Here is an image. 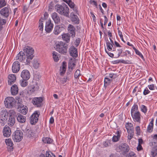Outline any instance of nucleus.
I'll return each mask as SVG.
<instances>
[{"label":"nucleus","instance_id":"56","mask_svg":"<svg viewBox=\"0 0 157 157\" xmlns=\"http://www.w3.org/2000/svg\"><path fill=\"white\" fill-rule=\"evenodd\" d=\"M109 77L111 78H113V79L117 77V75L116 74H109L108 76Z\"/></svg>","mask_w":157,"mask_h":157},{"label":"nucleus","instance_id":"54","mask_svg":"<svg viewBox=\"0 0 157 157\" xmlns=\"http://www.w3.org/2000/svg\"><path fill=\"white\" fill-rule=\"evenodd\" d=\"M150 92V91L148 90L147 87H146L144 90L143 92V94L144 95H145Z\"/></svg>","mask_w":157,"mask_h":157},{"label":"nucleus","instance_id":"8","mask_svg":"<svg viewBox=\"0 0 157 157\" xmlns=\"http://www.w3.org/2000/svg\"><path fill=\"white\" fill-rule=\"evenodd\" d=\"M120 151L123 154H125L127 153L129 150V146L126 143H123L121 144L118 147Z\"/></svg>","mask_w":157,"mask_h":157},{"label":"nucleus","instance_id":"40","mask_svg":"<svg viewBox=\"0 0 157 157\" xmlns=\"http://www.w3.org/2000/svg\"><path fill=\"white\" fill-rule=\"evenodd\" d=\"M33 67L37 69L38 68L39 65V63L38 62L36 59H34L33 60Z\"/></svg>","mask_w":157,"mask_h":157},{"label":"nucleus","instance_id":"4","mask_svg":"<svg viewBox=\"0 0 157 157\" xmlns=\"http://www.w3.org/2000/svg\"><path fill=\"white\" fill-rule=\"evenodd\" d=\"M16 100L12 97H8L5 99L4 104L6 108H12L16 105Z\"/></svg>","mask_w":157,"mask_h":157},{"label":"nucleus","instance_id":"2","mask_svg":"<svg viewBox=\"0 0 157 157\" xmlns=\"http://www.w3.org/2000/svg\"><path fill=\"white\" fill-rule=\"evenodd\" d=\"M55 48L56 50L59 53L65 55L67 52L68 46L67 44L60 41L56 44Z\"/></svg>","mask_w":157,"mask_h":157},{"label":"nucleus","instance_id":"26","mask_svg":"<svg viewBox=\"0 0 157 157\" xmlns=\"http://www.w3.org/2000/svg\"><path fill=\"white\" fill-rule=\"evenodd\" d=\"M121 132L119 131H117L116 134V135L114 136L112 138V141L113 142H116L118 141L120 139L121 137Z\"/></svg>","mask_w":157,"mask_h":157},{"label":"nucleus","instance_id":"48","mask_svg":"<svg viewBox=\"0 0 157 157\" xmlns=\"http://www.w3.org/2000/svg\"><path fill=\"white\" fill-rule=\"evenodd\" d=\"M6 5V3L5 0H0V8Z\"/></svg>","mask_w":157,"mask_h":157},{"label":"nucleus","instance_id":"34","mask_svg":"<svg viewBox=\"0 0 157 157\" xmlns=\"http://www.w3.org/2000/svg\"><path fill=\"white\" fill-rule=\"evenodd\" d=\"M152 156L154 157L157 155V146L153 147L151 151Z\"/></svg>","mask_w":157,"mask_h":157},{"label":"nucleus","instance_id":"58","mask_svg":"<svg viewBox=\"0 0 157 157\" xmlns=\"http://www.w3.org/2000/svg\"><path fill=\"white\" fill-rule=\"evenodd\" d=\"M129 157H136L135 154L132 152H131L129 153Z\"/></svg>","mask_w":157,"mask_h":157},{"label":"nucleus","instance_id":"31","mask_svg":"<svg viewBox=\"0 0 157 157\" xmlns=\"http://www.w3.org/2000/svg\"><path fill=\"white\" fill-rule=\"evenodd\" d=\"M19 106L21 107L20 111L21 113L23 114H25L28 111L27 108H26V106L24 107L22 104H20Z\"/></svg>","mask_w":157,"mask_h":157},{"label":"nucleus","instance_id":"11","mask_svg":"<svg viewBox=\"0 0 157 157\" xmlns=\"http://www.w3.org/2000/svg\"><path fill=\"white\" fill-rule=\"evenodd\" d=\"M20 69V64L18 61H15L13 63L12 70L13 73L18 72Z\"/></svg>","mask_w":157,"mask_h":157},{"label":"nucleus","instance_id":"46","mask_svg":"<svg viewBox=\"0 0 157 157\" xmlns=\"http://www.w3.org/2000/svg\"><path fill=\"white\" fill-rule=\"evenodd\" d=\"M141 111L144 113H146L147 111V107L144 105H142L140 106Z\"/></svg>","mask_w":157,"mask_h":157},{"label":"nucleus","instance_id":"43","mask_svg":"<svg viewBox=\"0 0 157 157\" xmlns=\"http://www.w3.org/2000/svg\"><path fill=\"white\" fill-rule=\"evenodd\" d=\"M10 115L9 116L16 117H17V115L16 114V113L14 110H10L9 111Z\"/></svg>","mask_w":157,"mask_h":157},{"label":"nucleus","instance_id":"50","mask_svg":"<svg viewBox=\"0 0 157 157\" xmlns=\"http://www.w3.org/2000/svg\"><path fill=\"white\" fill-rule=\"evenodd\" d=\"M7 120V119H5L3 118H1L0 123L2 126H3L5 125L6 122Z\"/></svg>","mask_w":157,"mask_h":157},{"label":"nucleus","instance_id":"49","mask_svg":"<svg viewBox=\"0 0 157 157\" xmlns=\"http://www.w3.org/2000/svg\"><path fill=\"white\" fill-rule=\"evenodd\" d=\"M117 52L118 54L116 56L114 57L115 58H117L119 57V56L121 55V54L122 53V50L121 48H119L117 49Z\"/></svg>","mask_w":157,"mask_h":157},{"label":"nucleus","instance_id":"10","mask_svg":"<svg viewBox=\"0 0 157 157\" xmlns=\"http://www.w3.org/2000/svg\"><path fill=\"white\" fill-rule=\"evenodd\" d=\"M43 101L41 97L35 98H33L32 102L36 107H40L41 106V103Z\"/></svg>","mask_w":157,"mask_h":157},{"label":"nucleus","instance_id":"21","mask_svg":"<svg viewBox=\"0 0 157 157\" xmlns=\"http://www.w3.org/2000/svg\"><path fill=\"white\" fill-rule=\"evenodd\" d=\"M8 84L11 85L15 81L16 78L15 75L11 74L8 76Z\"/></svg>","mask_w":157,"mask_h":157},{"label":"nucleus","instance_id":"13","mask_svg":"<svg viewBox=\"0 0 157 157\" xmlns=\"http://www.w3.org/2000/svg\"><path fill=\"white\" fill-rule=\"evenodd\" d=\"M21 77L23 80H28L30 77V73L28 70H23L21 73Z\"/></svg>","mask_w":157,"mask_h":157},{"label":"nucleus","instance_id":"42","mask_svg":"<svg viewBox=\"0 0 157 157\" xmlns=\"http://www.w3.org/2000/svg\"><path fill=\"white\" fill-rule=\"evenodd\" d=\"M46 157H56L55 155L50 151H46Z\"/></svg>","mask_w":157,"mask_h":157},{"label":"nucleus","instance_id":"25","mask_svg":"<svg viewBox=\"0 0 157 157\" xmlns=\"http://www.w3.org/2000/svg\"><path fill=\"white\" fill-rule=\"evenodd\" d=\"M15 117H16L12 116L9 117L8 123L10 126H12L14 125L15 122Z\"/></svg>","mask_w":157,"mask_h":157},{"label":"nucleus","instance_id":"51","mask_svg":"<svg viewBox=\"0 0 157 157\" xmlns=\"http://www.w3.org/2000/svg\"><path fill=\"white\" fill-rule=\"evenodd\" d=\"M127 132L128 133V135L133 136L134 135V132L133 129L131 130H128L127 131Z\"/></svg>","mask_w":157,"mask_h":157},{"label":"nucleus","instance_id":"17","mask_svg":"<svg viewBox=\"0 0 157 157\" xmlns=\"http://www.w3.org/2000/svg\"><path fill=\"white\" fill-rule=\"evenodd\" d=\"M70 55L73 57H77L78 53L77 49L74 46L71 47L69 49Z\"/></svg>","mask_w":157,"mask_h":157},{"label":"nucleus","instance_id":"19","mask_svg":"<svg viewBox=\"0 0 157 157\" xmlns=\"http://www.w3.org/2000/svg\"><path fill=\"white\" fill-rule=\"evenodd\" d=\"M64 29V28L62 25L56 26L55 27L53 33L55 34L58 35Z\"/></svg>","mask_w":157,"mask_h":157},{"label":"nucleus","instance_id":"32","mask_svg":"<svg viewBox=\"0 0 157 157\" xmlns=\"http://www.w3.org/2000/svg\"><path fill=\"white\" fill-rule=\"evenodd\" d=\"M63 40L68 43L70 41V35L68 34H65L62 35Z\"/></svg>","mask_w":157,"mask_h":157},{"label":"nucleus","instance_id":"37","mask_svg":"<svg viewBox=\"0 0 157 157\" xmlns=\"http://www.w3.org/2000/svg\"><path fill=\"white\" fill-rule=\"evenodd\" d=\"M112 81L111 79H110L109 78H105L104 80V86H107Z\"/></svg>","mask_w":157,"mask_h":157},{"label":"nucleus","instance_id":"5","mask_svg":"<svg viewBox=\"0 0 157 157\" xmlns=\"http://www.w3.org/2000/svg\"><path fill=\"white\" fill-rule=\"evenodd\" d=\"M23 135V134L21 131L17 130L13 133L12 138L14 142H19L22 139Z\"/></svg>","mask_w":157,"mask_h":157},{"label":"nucleus","instance_id":"47","mask_svg":"<svg viewBox=\"0 0 157 157\" xmlns=\"http://www.w3.org/2000/svg\"><path fill=\"white\" fill-rule=\"evenodd\" d=\"M132 124L131 123H127L125 125L126 128L128 131V130H131L133 129L132 127Z\"/></svg>","mask_w":157,"mask_h":157},{"label":"nucleus","instance_id":"63","mask_svg":"<svg viewBox=\"0 0 157 157\" xmlns=\"http://www.w3.org/2000/svg\"><path fill=\"white\" fill-rule=\"evenodd\" d=\"M74 67L72 66V65H68V68L69 69V70H71V71H72L73 68Z\"/></svg>","mask_w":157,"mask_h":157},{"label":"nucleus","instance_id":"36","mask_svg":"<svg viewBox=\"0 0 157 157\" xmlns=\"http://www.w3.org/2000/svg\"><path fill=\"white\" fill-rule=\"evenodd\" d=\"M134 111L136 112L138 111V105L136 104H134L132 106L131 110V113H133Z\"/></svg>","mask_w":157,"mask_h":157},{"label":"nucleus","instance_id":"35","mask_svg":"<svg viewBox=\"0 0 157 157\" xmlns=\"http://www.w3.org/2000/svg\"><path fill=\"white\" fill-rule=\"evenodd\" d=\"M113 63L114 64H118L119 63H122L124 64H127L128 63L127 62V61H125L123 59H120L114 60L113 61Z\"/></svg>","mask_w":157,"mask_h":157},{"label":"nucleus","instance_id":"55","mask_svg":"<svg viewBox=\"0 0 157 157\" xmlns=\"http://www.w3.org/2000/svg\"><path fill=\"white\" fill-rule=\"evenodd\" d=\"M136 133L138 135H140V129L139 126H137L136 128Z\"/></svg>","mask_w":157,"mask_h":157},{"label":"nucleus","instance_id":"45","mask_svg":"<svg viewBox=\"0 0 157 157\" xmlns=\"http://www.w3.org/2000/svg\"><path fill=\"white\" fill-rule=\"evenodd\" d=\"M21 86L23 87H25L27 86V85L28 84V82L27 81V80H21Z\"/></svg>","mask_w":157,"mask_h":157},{"label":"nucleus","instance_id":"12","mask_svg":"<svg viewBox=\"0 0 157 157\" xmlns=\"http://www.w3.org/2000/svg\"><path fill=\"white\" fill-rule=\"evenodd\" d=\"M53 24L51 22V20H48L46 22L45 26V30L48 33H50L52 30Z\"/></svg>","mask_w":157,"mask_h":157},{"label":"nucleus","instance_id":"38","mask_svg":"<svg viewBox=\"0 0 157 157\" xmlns=\"http://www.w3.org/2000/svg\"><path fill=\"white\" fill-rule=\"evenodd\" d=\"M58 53L55 51H54L52 53L53 57L55 61H57L59 60L58 56Z\"/></svg>","mask_w":157,"mask_h":157},{"label":"nucleus","instance_id":"27","mask_svg":"<svg viewBox=\"0 0 157 157\" xmlns=\"http://www.w3.org/2000/svg\"><path fill=\"white\" fill-rule=\"evenodd\" d=\"M66 63L65 62H63L62 67H60V75H63L65 73L66 70Z\"/></svg>","mask_w":157,"mask_h":157},{"label":"nucleus","instance_id":"3","mask_svg":"<svg viewBox=\"0 0 157 157\" xmlns=\"http://www.w3.org/2000/svg\"><path fill=\"white\" fill-rule=\"evenodd\" d=\"M56 7L58 13L67 17H69V9L67 5L62 6L59 5H57Z\"/></svg>","mask_w":157,"mask_h":157},{"label":"nucleus","instance_id":"18","mask_svg":"<svg viewBox=\"0 0 157 157\" xmlns=\"http://www.w3.org/2000/svg\"><path fill=\"white\" fill-rule=\"evenodd\" d=\"M67 29L69 33H70L72 37H74L75 35V27L73 25L69 24L68 26Z\"/></svg>","mask_w":157,"mask_h":157},{"label":"nucleus","instance_id":"20","mask_svg":"<svg viewBox=\"0 0 157 157\" xmlns=\"http://www.w3.org/2000/svg\"><path fill=\"white\" fill-rule=\"evenodd\" d=\"M17 121L20 123H25L26 120L25 116L20 114H17Z\"/></svg>","mask_w":157,"mask_h":157},{"label":"nucleus","instance_id":"44","mask_svg":"<svg viewBox=\"0 0 157 157\" xmlns=\"http://www.w3.org/2000/svg\"><path fill=\"white\" fill-rule=\"evenodd\" d=\"M135 51L136 53L141 58H143L144 57L141 53L137 49H136L134 47H133V48Z\"/></svg>","mask_w":157,"mask_h":157},{"label":"nucleus","instance_id":"33","mask_svg":"<svg viewBox=\"0 0 157 157\" xmlns=\"http://www.w3.org/2000/svg\"><path fill=\"white\" fill-rule=\"evenodd\" d=\"M42 140L44 143L47 144H51L52 142V139L49 137H43Z\"/></svg>","mask_w":157,"mask_h":157},{"label":"nucleus","instance_id":"61","mask_svg":"<svg viewBox=\"0 0 157 157\" xmlns=\"http://www.w3.org/2000/svg\"><path fill=\"white\" fill-rule=\"evenodd\" d=\"M137 149L138 151H140L142 149V147L141 145V144H138V146L137 147Z\"/></svg>","mask_w":157,"mask_h":157},{"label":"nucleus","instance_id":"57","mask_svg":"<svg viewBox=\"0 0 157 157\" xmlns=\"http://www.w3.org/2000/svg\"><path fill=\"white\" fill-rule=\"evenodd\" d=\"M105 50L106 53L109 55V56L111 58H113L114 57V54L110 52L107 51L106 48L105 49Z\"/></svg>","mask_w":157,"mask_h":157},{"label":"nucleus","instance_id":"39","mask_svg":"<svg viewBox=\"0 0 157 157\" xmlns=\"http://www.w3.org/2000/svg\"><path fill=\"white\" fill-rule=\"evenodd\" d=\"M111 141L110 140H107L106 141L103 142L104 146L106 147L110 146L111 144Z\"/></svg>","mask_w":157,"mask_h":157},{"label":"nucleus","instance_id":"7","mask_svg":"<svg viewBox=\"0 0 157 157\" xmlns=\"http://www.w3.org/2000/svg\"><path fill=\"white\" fill-rule=\"evenodd\" d=\"M10 11V8L7 7H5L2 9L0 11V17H3V19H6L9 15Z\"/></svg>","mask_w":157,"mask_h":157},{"label":"nucleus","instance_id":"24","mask_svg":"<svg viewBox=\"0 0 157 157\" xmlns=\"http://www.w3.org/2000/svg\"><path fill=\"white\" fill-rule=\"evenodd\" d=\"M52 18L56 23H58L60 22V19L57 13H53L52 15Z\"/></svg>","mask_w":157,"mask_h":157},{"label":"nucleus","instance_id":"41","mask_svg":"<svg viewBox=\"0 0 157 157\" xmlns=\"http://www.w3.org/2000/svg\"><path fill=\"white\" fill-rule=\"evenodd\" d=\"M81 75L80 71L79 69H77L75 73L74 77L75 78H78L79 76Z\"/></svg>","mask_w":157,"mask_h":157},{"label":"nucleus","instance_id":"1","mask_svg":"<svg viewBox=\"0 0 157 157\" xmlns=\"http://www.w3.org/2000/svg\"><path fill=\"white\" fill-rule=\"evenodd\" d=\"M24 53L26 54V59L25 60V64L29 65L30 63V60H32L34 56L33 55L34 50L32 48L29 46L25 47L24 50Z\"/></svg>","mask_w":157,"mask_h":157},{"label":"nucleus","instance_id":"15","mask_svg":"<svg viewBox=\"0 0 157 157\" xmlns=\"http://www.w3.org/2000/svg\"><path fill=\"white\" fill-rule=\"evenodd\" d=\"M24 136L27 137H31L34 135V133L32 130L26 128L23 130Z\"/></svg>","mask_w":157,"mask_h":157},{"label":"nucleus","instance_id":"30","mask_svg":"<svg viewBox=\"0 0 157 157\" xmlns=\"http://www.w3.org/2000/svg\"><path fill=\"white\" fill-rule=\"evenodd\" d=\"M153 122L154 119H152L147 128V131L149 132H151L152 131L153 127Z\"/></svg>","mask_w":157,"mask_h":157},{"label":"nucleus","instance_id":"14","mask_svg":"<svg viewBox=\"0 0 157 157\" xmlns=\"http://www.w3.org/2000/svg\"><path fill=\"white\" fill-rule=\"evenodd\" d=\"M5 142L7 145L8 150L10 151H12L13 148V144L11 139L9 138L6 139Z\"/></svg>","mask_w":157,"mask_h":157},{"label":"nucleus","instance_id":"62","mask_svg":"<svg viewBox=\"0 0 157 157\" xmlns=\"http://www.w3.org/2000/svg\"><path fill=\"white\" fill-rule=\"evenodd\" d=\"M54 122V119L53 117H52L49 120V123L50 124H53Z\"/></svg>","mask_w":157,"mask_h":157},{"label":"nucleus","instance_id":"23","mask_svg":"<svg viewBox=\"0 0 157 157\" xmlns=\"http://www.w3.org/2000/svg\"><path fill=\"white\" fill-rule=\"evenodd\" d=\"M18 88L17 85L14 84L11 88V92L12 95H15L18 93Z\"/></svg>","mask_w":157,"mask_h":157},{"label":"nucleus","instance_id":"28","mask_svg":"<svg viewBox=\"0 0 157 157\" xmlns=\"http://www.w3.org/2000/svg\"><path fill=\"white\" fill-rule=\"evenodd\" d=\"M71 16H72V21L76 24H78L79 23V20L78 16L74 14L73 13H71Z\"/></svg>","mask_w":157,"mask_h":157},{"label":"nucleus","instance_id":"64","mask_svg":"<svg viewBox=\"0 0 157 157\" xmlns=\"http://www.w3.org/2000/svg\"><path fill=\"white\" fill-rule=\"evenodd\" d=\"M114 44H115V45H116V46L117 47H120V48L121 47V45L116 41H114Z\"/></svg>","mask_w":157,"mask_h":157},{"label":"nucleus","instance_id":"59","mask_svg":"<svg viewBox=\"0 0 157 157\" xmlns=\"http://www.w3.org/2000/svg\"><path fill=\"white\" fill-rule=\"evenodd\" d=\"M148 87L150 90H153L154 89V84H152L151 85H148Z\"/></svg>","mask_w":157,"mask_h":157},{"label":"nucleus","instance_id":"60","mask_svg":"<svg viewBox=\"0 0 157 157\" xmlns=\"http://www.w3.org/2000/svg\"><path fill=\"white\" fill-rule=\"evenodd\" d=\"M107 49L110 51H111L112 50V48H113V45L112 44L110 45H109L107 46Z\"/></svg>","mask_w":157,"mask_h":157},{"label":"nucleus","instance_id":"9","mask_svg":"<svg viewBox=\"0 0 157 157\" xmlns=\"http://www.w3.org/2000/svg\"><path fill=\"white\" fill-rule=\"evenodd\" d=\"M26 55L23 52H20L17 55L16 57V60L20 62H24L25 64V61L26 58Z\"/></svg>","mask_w":157,"mask_h":157},{"label":"nucleus","instance_id":"29","mask_svg":"<svg viewBox=\"0 0 157 157\" xmlns=\"http://www.w3.org/2000/svg\"><path fill=\"white\" fill-rule=\"evenodd\" d=\"M8 113L6 109L2 110L0 113V117L1 118L7 119Z\"/></svg>","mask_w":157,"mask_h":157},{"label":"nucleus","instance_id":"16","mask_svg":"<svg viewBox=\"0 0 157 157\" xmlns=\"http://www.w3.org/2000/svg\"><path fill=\"white\" fill-rule=\"evenodd\" d=\"M3 132L5 137H9L11 134V130L10 127L6 125L4 128Z\"/></svg>","mask_w":157,"mask_h":157},{"label":"nucleus","instance_id":"6","mask_svg":"<svg viewBox=\"0 0 157 157\" xmlns=\"http://www.w3.org/2000/svg\"><path fill=\"white\" fill-rule=\"evenodd\" d=\"M40 115V111H36L31 116L30 118V122L31 124H35L37 122Z\"/></svg>","mask_w":157,"mask_h":157},{"label":"nucleus","instance_id":"22","mask_svg":"<svg viewBox=\"0 0 157 157\" xmlns=\"http://www.w3.org/2000/svg\"><path fill=\"white\" fill-rule=\"evenodd\" d=\"M132 117L135 121L138 122H140V113L139 111L134 113H131Z\"/></svg>","mask_w":157,"mask_h":157},{"label":"nucleus","instance_id":"52","mask_svg":"<svg viewBox=\"0 0 157 157\" xmlns=\"http://www.w3.org/2000/svg\"><path fill=\"white\" fill-rule=\"evenodd\" d=\"M68 5L71 8H74V7L75 6V4L71 0L70 1L69 3L68 2Z\"/></svg>","mask_w":157,"mask_h":157},{"label":"nucleus","instance_id":"53","mask_svg":"<svg viewBox=\"0 0 157 157\" xmlns=\"http://www.w3.org/2000/svg\"><path fill=\"white\" fill-rule=\"evenodd\" d=\"M118 35L119 36L121 40L124 42H125V41L124 40L123 38V35L122 34V33L119 30L118 31Z\"/></svg>","mask_w":157,"mask_h":157}]
</instances>
